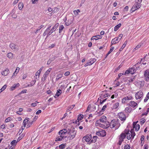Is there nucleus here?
I'll return each mask as SVG.
<instances>
[{
	"instance_id": "nucleus-41",
	"label": "nucleus",
	"mask_w": 149,
	"mask_h": 149,
	"mask_svg": "<svg viewBox=\"0 0 149 149\" xmlns=\"http://www.w3.org/2000/svg\"><path fill=\"white\" fill-rule=\"evenodd\" d=\"M126 118L125 114L122 113V121H124L126 119Z\"/></svg>"
},
{
	"instance_id": "nucleus-30",
	"label": "nucleus",
	"mask_w": 149,
	"mask_h": 149,
	"mask_svg": "<svg viewBox=\"0 0 149 149\" xmlns=\"http://www.w3.org/2000/svg\"><path fill=\"white\" fill-rule=\"evenodd\" d=\"M13 54L11 52H9L7 54V56L8 58L12 59L13 58Z\"/></svg>"
},
{
	"instance_id": "nucleus-57",
	"label": "nucleus",
	"mask_w": 149,
	"mask_h": 149,
	"mask_svg": "<svg viewBox=\"0 0 149 149\" xmlns=\"http://www.w3.org/2000/svg\"><path fill=\"white\" fill-rule=\"evenodd\" d=\"M110 95L108 94H105L104 95L103 97L104 98H105L108 96H110Z\"/></svg>"
},
{
	"instance_id": "nucleus-54",
	"label": "nucleus",
	"mask_w": 149,
	"mask_h": 149,
	"mask_svg": "<svg viewBox=\"0 0 149 149\" xmlns=\"http://www.w3.org/2000/svg\"><path fill=\"white\" fill-rule=\"evenodd\" d=\"M128 8H129L128 6H127L125 7V8L124 9L123 11H127L128 10Z\"/></svg>"
},
{
	"instance_id": "nucleus-7",
	"label": "nucleus",
	"mask_w": 149,
	"mask_h": 149,
	"mask_svg": "<svg viewBox=\"0 0 149 149\" xmlns=\"http://www.w3.org/2000/svg\"><path fill=\"white\" fill-rule=\"evenodd\" d=\"M92 139V136L91 134H88L84 136L82 139V141L83 142L85 141L88 142V144H90V141Z\"/></svg>"
},
{
	"instance_id": "nucleus-42",
	"label": "nucleus",
	"mask_w": 149,
	"mask_h": 149,
	"mask_svg": "<svg viewBox=\"0 0 149 149\" xmlns=\"http://www.w3.org/2000/svg\"><path fill=\"white\" fill-rule=\"evenodd\" d=\"M146 121V119L144 118H142L140 120V122L141 125H143Z\"/></svg>"
},
{
	"instance_id": "nucleus-21",
	"label": "nucleus",
	"mask_w": 149,
	"mask_h": 149,
	"mask_svg": "<svg viewBox=\"0 0 149 149\" xmlns=\"http://www.w3.org/2000/svg\"><path fill=\"white\" fill-rule=\"evenodd\" d=\"M73 19L72 18H70L68 19L67 21L65 23V25L67 26H68L70 25L73 22Z\"/></svg>"
},
{
	"instance_id": "nucleus-9",
	"label": "nucleus",
	"mask_w": 149,
	"mask_h": 149,
	"mask_svg": "<svg viewBox=\"0 0 149 149\" xmlns=\"http://www.w3.org/2000/svg\"><path fill=\"white\" fill-rule=\"evenodd\" d=\"M136 72V69H135L134 67H132L131 68H129L128 69L126 70L125 72L124 73H123L122 74L127 75L130 73L132 74H134Z\"/></svg>"
},
{
	"instance_id": "nucleus-63",
	"label": "nucleus",
	"mask_w": 149,
	"mask_h": 149,
	"mask_svg": "<svg viewBox=\"0 0 149 149\" xmlns=\"http://www.w3.org/2000/svg\"><path fill=\"white\" fill-rule=\"evenodd\" d=\"M41 112V110H38L36 113V114H39Z\"/></svg>"
},
{
	"instance_id": "nucleus-16",
	"label": "nucleus",
	"mask_w": 149,
	"mask_h": 149,
	"mask_svg": "<svg viewBox=\"0 0 149 149\" xmlns=\"http://www.w3.org/2000/svg\"><path fill=\"white\" fill-rule=\"evenodd\" d=\"M58 25V23L56 24L52 28L51 30L47 34V36L48 37L54 31H55L56 29L57 28Z\"/></svg>"
},
{
	"instance_id": "nucleus-11",
	"label": "nucleus",
	"mask_w": 149,
	"mask_h": 149,
	"mask_svg": "<svg viewBox=\"0 0 149 149\" xmlns=\"http://www.w3.org/2000/svg\"><path fill=\"white\" fill-rule=\"evenodd\" d=\"M70 139L72 140L75 137L76 134V131L74 129L71 131L70 132Z\"/></svg>"
},
{
	"instance_id": "nucleus-8",
	"label": "nucleus",
	"mask_w": 149,
	"mask_h": 149,
	"mask_svg": "<svg viewBox=\"0 0 149 149\" xmlns=\"http://www.w3.org/2000/svg\"><path fill=\"white\" fill-rule=\"evenodd\" d=\"M94 104H90L88 106L86 112H91L92 111H95L96 109V106Z\"/></svg>"
},
{
	"instance_id": "nucleus-25",
	"label": "nucleus",
	"mask_w": 149,
	"mask_h": 149,
	"mask_svg": "<svg viewBox=\"0 0 149 149\" xmlns=\"http://www.w3.org/2000/svg\"><path fill=\"white\" fill-rule=\"evenodd\" d=\"M10 47L13 50H15L17 49V46L14 44L13 43H11L9 45Z\"/></svg>"
},
{
	"instance_id": "nucleus-19",
	"label": "nucleus",
	"mask_w": 149,
	"mask_h": 149,
	"mask_svg": "<svg viewBox=\"0 0 149 149\" xmlns=\"http://www.w3.org/2000/svg\"><path fill=\"white\" fill-rule=\"evenodd\" d=\"M52 70V68H49L45 73L43 77H44V81H45L48 77V76L49 74L50 71Z\"/></svg>"
},
{
	"instance_id": "nucleus-37",
	"label": "nucleus",
	"mask_w": 149,
	"mask_h": 149,
	"mask_svg": "<svg viewBox=\"0 0 149 149\" xmlns=\"http://www.w3.org/2000/svg\"><path fill=\"white\" fill-rule=\"evenodd\" d=\"M61 93V91L60 89H58L57 90L56 94V96H57V97H58Z\"/></svg>"
},
{
	"instance_id": "nucleus-28",
	"label": "nucleus",
	"mask_w": 149,
	"mask_h": 149,
	"mask_svg": "<svg viewBox=\"0 0 149 149\" xmlns=\"http://www.w3.org/2000/svg\"><path fill=\"white\" fill-rule=\"evenodd\" d=\"M24 5L22 2H20L18 5V8L20 10H22L23 8Z\"/></svg>"
},
{
	"instance_id": "nucleus-47",
	"label": "nucleus",
	"mask_w": 149,
	"mask_h": 149,
	"mask_svg": "<svg viewBox=\"0 0 149 149\" xmlns=\"http://www.w3.org/2000/svg\"><path fill=\"white\" fill-rule=\"evenodd\" d=\"M119 142L118 144L119 145H121V134L119 136Z\"/></svg>"
},
{
	"instance_id": "nucleus-34",
	"label": "nucleus",
	"mask_w": 149,
	"mask_h": 149,
	"mask_svg": "<svg viewBox=\"0 0 149 149\" xmlns=\"http://www.w3.org/2000/svg\"><path fill=\"white\" fill-rule=\"evenodd\" d=\"M142 45V44L141 43L139 44L137 46H136L134 49H133V51L134 52L135 50H138L139 48Z\"/></svg>"
},
{
	"instance_id": "nucleus-39",
	"label": "nucleus",
	"mask_w": 149,
	"mask_h": 149,
	"mask_svg": "<svg viewBox=\"0 0 149 149\" xmlns=\"http://www.w3.org/2000/svg\"><path fill=\"white\" fill-rule=\"evenodd\" d=\"M80 12V10L79 9H77L76 10H75L73 11V13L74 14L76 15H78V13H79Z\"/></svg>"
},
{
	"instance_id": "nucleus-40",
	"label": "nucleus",
	"mask_w": 149,
	"mask_h": 149,
	"mask_svg": "<svg viewBox=\"0 0 149 149\" xmlns=\"http://www.w3.org/2000/svg\"><path fill=\"white\" fill-rule=\"evenodd\" d=\"M64 26L63 25H61L59 27V33H61L62 30L64 28Z\"/></svg>"
},
{
	"instance_id": "nucleus-14",
	"label": "nucleus",
	"mask_w": 149,
	"mask_h": 149,
	"mask_svg": "<svg viewBox=\"0 0 149 149\" xmlns=\"http://www.w3.org/2000/svg\"><path fill=\"white\" fill-rule=\"evenodd\" d=\"M144 77L146 81H149V71L146 70L144 72Z\"/></svg>"
},
{
	"instance_id": "nucleus-6",
	"label": "nucleus",
	"mask_w": 149,
	"mask_h": 149,
	"mask_svg": "<svg viewBox=\"0 0 149 149\" xmlns=\"http://www.w3.org/2000/svg\"><path fill=\"white\" fill-rule=\"evenodd\" d=\"M99 120H97L95 123V126L97 127H100L104 129H106L109 127V122H106V123H101Z\"/></svg>"
},
{
	"instance_id": "nucleus-15",
	"label": "nucleus",
	"mask_w": 149,
	"mask_h": 149,
	"mask_svg": "<svg viewBox=\"0 0 149 149\" xmlns=\"http://www.w3.org/2000/svg\"><path fill=\"white\" fill-rule=\"evenodd\" d=\"M133 98L132 95H129L127 97H125L122 100V102L125 103L128 100H131Z\"/></svg>"
},
{
	"instance_id": "nucleus-61",
	"label": "nucleus",
	"mask_w": 149,
	"mask_h": 149,
	"mask_svg": "<svg viewBox=\"0 0 149 149\" xmlns=\"http://www.w3.org/2000/svg\"><path fill=\"white\" fill-rule=\"evenodd\" d=\"M144 149H148V145L145 144L144 146Z\"/></svg>"
},
{
	"instance_id": "nucleus-29",
	"label": "nucleus",
	"mask_w": 149,
	"mask_h": 149,
	"mask_svg": "<svg viewBox=\"0 0 149 149\" xmlns=\"http://www.w3.org/2000/svg\"><path fill=\"white\" fill-rule=\"evenodd\" d=\"M97 136H93V139L91 141L90 143L95 142L97 141Z\"/></svg>"
},
{
	"instance_id": "nucleus-53",
	"label": "nucleus",
	"mask_w": 149,
	"mask_h": 149,
	"mask_svg": "<svg viewBox=\"0 0 149 149\" xmlns=\"http://www.w3.org/2000/svg\"><path fill=\"white\" fill-rule=\"evenodd\" d=\"M107 107V106L106 105H104L103 107H102V111H104L105 109Z\"/></svg>"
},
{
	"instance_id": "nucleus-60",
	"label": "nucleus",
	"mask_w": 149,
	"mask_h": 149,
	"mask_svg": "<svg viewBox=\"0 0 149 149\" xmlns=\"http://www.w3.org/2000/svg\"><path fill=\"white\" fill-rule=\"evenodd\" d=\"M107 99H105L102 101H101V100L100 102V104H101L103 103L104 102H105L106 100Z\"/></svg>"
},
{
	"instance_id": "nucleus-33",
	"label": "nucleus",
	"mask_w": 149,
	"mask_h": 149,
	"mask_svg": "<svg viewBox=\"0 0 149 149\" xmlns=\"http://www.w3.org/2000/svg\"><path fill=\"white\" fill-rule=\"evenodd\" d=\"M66 146V143H63L60 145L59 146V147L60 149H64L65 147Z\"/></svg>"
},
{
	"instance_id": "nucleus-46",
	"label": "nucleus",
	"mask_w": 149,
	"mask_h": 149,
	"mask_svg": "<svg viewBox=\"0 0 149 149\" xmlns=\"http://www.w3.org/2000/svg\"><path fill=\"white\" fill-rule=\"evenodd\" d=\"M62 75L61 74V75H59L58 76H57L58 77H56V81H57L60 78H61L62 77Z\"/></svg>"
},
{
	"instance_id": "nucleus-12",
	"label": "nucleus",
	"mask_w": 149,
	"mask_h": 149,
	"mask_svg": "<svg viewBox=\"0 0 149 149\" xmlns=\"http://www.w3.org/2000/svg\"><path fill=\"white\" fill-rule=\"evenodd\" d=\"M121 34H120L119 35V37H116L114 38L113 39L111 42V45L113 44H115L119 42L121 39V37L120 38V36Z\"/></svg>"
},
{
	"instance_id": "nucleus-51",
	"label": "nucleus",
	"mask_w": 149,
	"mask_h": 149,
	"mask_svg": "<svg viewBox=\"0 0 149 149\" xmlns=\"http://www.w3.org/2000/svg\"><path fill=\"white\" fill-rule=\"evenodd\" d=\"M127 41H126L123 44V45L122 46V48H124L126 46L127 44Z\"/></svg>"
},
{
	"instance_id": "nucleus-62",
	"label": "nucleus",
	"mask_w": 149,
	"mask_h": 149,
	"mask_svg": "<svg viewBox=\"0 0 149 149\" xmlns=\"http://www.w3.org/2000/svg\"><path fill=\"white\" fill-rule=\"evenodd\" d=\"M18 2V1L17 0H15L13 3V5H15Z\"/></svg>"
},
{
	"instance_id": "nucleus-32",
	"label": "nucleus",
	"mask_w": 149,
	"mask_h": 149,
	"mask_svg": "<svg viewBox=\"0 0 149 149\" xmlns=\"http://www.w3.org/2000/svg\"><path fill=\"white\" fill-rule=\"evenodd\" d=\"M119 105V103L118 102L115 103L113 105L112 109H116L118 108Z\"/></svg>"
},
{
	"instance_id": "nucleus-2",
	"label": "nucleus",
	"mask_w": 149,
	"mask_h": 149,
	"mask_svg": "<svg viewBox=\"0 0 149 149\" xmlns=\"http://www.w3.org/2000/svg\"><path fill=\"white\" fill-rule=\"evenodd\" d=\"M68 131L66 129H63L61 130L58 132L59 136L56 138L55 141H60L62 140L64 138H66L67 136L66 134L67 133Z\"/></svg>"
},
{
	"instance_id": "nucleus-38",
	"label": "nucleus",
	"mask_w": 149,
	"mask_h": 149,
	"mask_svg": "<svg viewBox=\"0 0 149 149\" xmlns=\"http://www.w3.org/2000/svg\"><path fill=\"white\" fill-rule=\"evenodd\" d=\"M51 27V26H50L49 27H48L47 28V29L43 33V35L44 36H45L46 35H47V34H48L47 31H49V29Z\"/></svg>"
},
{
	"instance_id": "nucleus-50",
	"label": "nucleus",
	"mask_w": 149,
	"mask_h": 149,
	"mask_svg": "<svg viewBox=\"0 0 149 149\" xmlns=\"http://www.w3.org/2000/svg\"><path fill=\"white\" fill-rule=\"evenodd\" d=\"M19 70V68L18 67H17L14 72L16 73V74H17Z\"/></svg>"
},
{
	"instance_id": "nucleus-64",
	"label": "nucleus",
	"mask_w": 149,
	"mask_h": 149,
	"mask_svg": "<svg viewBox=\"0 0 149 149\" xmlns=\"http://www.w3.org/2000/svg\"><path fill=\"white\" fill-rule=\"evenodd\" d=\"M27 90H24L22 91L21 93H26Z\"/></svg>"
},
{
	"instance_id": "nucleus-31",
	"label": "nucleus",
	"mask_w": 149,
	"mask_h": 149,
	"mask_svg": "<svg viewBox=\"0 0 149 149\" xmlns=\"http://www.w3.org/2000/svg\"><path fill=\"white\" fill-rule=\"evenodd\" d=\"M118 78H117L116 80L114 82V84H115L114 87H117L118 86H119L120 85V83L119 82L117 81V80L118 79Z\"/></svg>"
},
{
	"instance_id": "nucleus-58",
	"label": "nucleus",
	"mask_w": 149,
	"mask_h": 149,
	"mask_svg": "<svg viewBox=\"0 0 149 149\" xmlns=\"http://www.w3.org/2000/svg\"><path fill=\"white\" fill-rule=\"evenodd\" d=\"M70 72L69 71L66 72L65 73V76H68L70 75Z\"/></svg>"
},
{
	"instance_id": "nucleus-4",
	"label": "nucleus",
	"mask_w": 149,
	"mask_h": 149,
	"mask_svg": "<svg viewBox=\"0 0 149 149\" xmlns=\"http://www.w3.org/2000/svg\"><path fill=\"white\" fill-rule=\"evenodd\" d=\"M141 0H136L135 3L132 7L131 11L133 12L139 8L141 6Z\"/></svg>"
},
{
	"instance_id": "nucleus-5",
	"label": "nucleus",
	"mask_w": 149,
	"mask_h": 149,
	"mask_svg": "<svg viewBox=\"0 0 149 149\" xmlns=\"http://www.w3.org/2000/svg\"><path fill=\"white\" fill-rule=\"evenodd\" d=\"M109 127H110L111 128L115 127V129H118L120 126V124L118 123V121H116L114 120H112L110 123L109 122Z\"/></svg>"
},
{
	"instance_id": "nucleus-24",
	"label": "nucleus",
	"mask_w": 149,
	"mask_h": 149,
	"mask_svg": "<svg viewBox=\"0 0 149 149\" xmlns=\"http://www.w3.org/2000/svg\"><path fill=\"white\" fill-rule=\"evenodd\" d=\"M102 38V37L99 35H97L93 36L91 38V40H97L100 39H101Z\"/></svg>"
},
{
	"instance_id": "nucleus-36",
	"label": "nucleus",
	"mask_w": 149,
	"mask_h": 149,
	"mask_svg": "<svg viewBox=\"0 0 149 149\" xmlns=\"http://www.w3.org/2000/svg\"><path fill=\"white\" fill-rule=\"evenodd\" d=\"M83 115L82 114H79L77 118L78 122H79L83 118Z\"/></svg>"
},
{
	"instance_id": "nucleus-1",
	"label": "nucleus",
	"mask_w": 149,
	"mask_h": 149,
	"mask_svg": "<svg viewBox=\"0 0 149 149\" xmlns=\"http://www.w3.org/2000/svg\"><path fill=\"white\" fill-rule=\"evenodd\" d=\"M126 135L127 138L129 140L133 139L135 136V134L133 130H131L130 132L128 130H126L124 132V134L122 133V139L125 138Z\"/></svg>"
},
{
	"instance_id": "nucleus-48",
	"label": "nucleus",
	"mask_w": 149,
	"mask_h": 149,
	"mask_svg": "<svg viewBox=\"0 0 149 149\" xmlns=\"http://www.w3.org/2000/svg\"><path fill=\"white\" fill-rule=\"evenodd\" d=\"M16 142L15 140H13L11 142V144L13 145H15Z\"/></svg>"
},
{
	"instance_id": "nucleus-55",
	"label": "nucleus",
	"mask_w": 149,
	"mask_h": 149,
	"mask_svg": "<svg viewBox=\"0 0 149 149\" xmlns=\"http://www.w3.org/2000/svg\"><path fill=\"white\" fill-rule=\"evenodd\" d=\"M16 87L14 85L13 86H12L10 88V90L11 91H13L15 89Z\"/></svg>"
},
{
	"instance_id": "nucleus-35",
	"label": "nucleus",
	"mask_w": 149,
	"mask_h": 149,
	"mask_svg": "<svg viewBox=\"0 0 149 149\" xmlns=\"http://www.w3.org/2000/svg\"><path fill=\"white\" fill-rule=\"evenodd\" d=\"M121 24L120 23H119L118 25H117L114 28V31H116L121 26Z\"/></svg>"
},
{
	"instance_id": "nucleus-22",
	"label": "nucleus",
	"mask_w": 149,
	"mask_h": 149,
	"mask_svg": "<svg viewBox=\"0 0 149 149\" xmlns=\"http://www.w3.org/2000/svg\"><path fill=\"white\" fill-rule=\"evenodd\" d=\"M9 73V71L7 68H6L5 70L1 72V74L2 75L4 76L7 75Z\"/></svg>"
},
{
	"instance_id": "nucleus-59",
	"label": "nucleus",
	"mask_w": 149,
	"mask_h": 149,
	"mask_svg": "<svg viewBox=\"0 0 149 149\" xmlns=\"http://www.w3.org/2000/svg\"><path fill=\"white\" fill-rule=\"evenodd\" d=\"M38 0H32V3L33 4H35L38 1Z\"/></svg>"
},
{
	"instance_id": "nucleus-43",
	"label": "nucleus",
	"mask_w": 149,
	"mask_h": 149,
	"mask_svg": "<svg viewBox=\"0 0 149 149\" xmlns=\"http://www.w3.org/2000/svg\"><path fill=\"white\" fill-rule=\"evenodd\" d=\"M33 82V84L31 83L30 84H29L27 85V87H30L33 86L35 84L36 82V80H33L32 81Z\"/></svg>"
},
{
	"instance_id": "nucleus-10",
	"label": "nucleus",
	"mask_w": 149,
	"mask_h": 149,
	"mask_svg": "<svg viewBox=\"0 0 149 149\" xmlns=\"http://www.w3.org/2000/svg\"><path fill=\"white\" fill-rule=\"evenodd\" d=\"M143 96V93L141 91H139L136 93L135 95V97L136 100L142 98Z\"/></svg>"
},
{
	"instance_id": "nucleus-56",
	"label": "nucleus",
	"mask_w": 149,
	"mask_h": 149,
	"mask_svg": "<svg viewBox=\"0 0 149 149\" xmlns=\"http://www.w3.org/2000/svg\"><path fill=\"white\" fill-rule=\"evenodd\" d=\"M117 95H118L117 94H115V95H113L111 96V99H113L114 98V97H117Z\"/></svg>"
},
{
	"instance_id": "nucleus-18",
	"label": "nucleus",
	"mask_w": 149,
	"mask_h": 149,
	"mask_svg": "<svg viewBox=\"0 0 149 149\" xmlns=\"http://www.w3.org/2000/svg\"><path fill=\"white\" fill-rule=\"evenodd\" d=\"M138 122V121L134 122L133 123V128L135 129L136 131H138L140 128V125L138 124H137Z\"/></svg>"
},
{
	"instance_id": "nucleus-52",
	"label": "nucleus",
	"mask_w": 149,
	"mask_h": 149,
	"mask_svg": "<svg viewBox=\"0 0 149 149\" xmlns=\"http://www.w3.org/2000/svg\"><path fill=\"white\" fill-rule=\"evenodd\" d=\"M114 48L113 47H111L109 51V53H111V52L113 51V50L114 49Z\"/></svg>"
},
{
	"instance_id": "nucleus-27",
	"label": "nucleus",
	"mask_w": 149,
	"mask_h": 149,
	"mask_svg": "<svg viewBox=\"0 0 149 149\" xmlns=\"http://www.w3.org/2000/svg\"><path fill=\"white\" fill-rule=\"evenodd\" d=\"M74 106H75L74 104H73L71 106H69L68 107V108L66 110V112H68L69 111H70L71 110H72V109L74 107Z\"/></svg>"
},
{
	"instance_id": "nucleus-45",
	"label": "nucleus",
	"mask_w": 149,
	"mask_h": 149,
	"mask_svg": "<svg viewBox=\"0 0 149 149\" xmlns=\"http://www.w3.org/2000/svg\"><path fill=\"white\" fill-rule=\"evenodd\" d=\"M130 146L128 144H127L124 147V149H130Z\"/></svg>"
},
{
	"instance_id": "nucleus-23",
	"label": "nucleus",
	"mask_w": 149,
	"mask_h": 149,
	"mask_svg": "<svg viewBox=\"0 0 149 149\" xmlns=\"http://www.w3.org/2000/svg\"><path fill=\"white\" fill-rule=\"evenodd\" d=\"M129 105L131 107H134L137 105V104L135 102L132 101L130 102Z\"/></svg>"
},
{
	"instance_id": "nucleus-17",
	"label": "nucleus",
	"mask_w": 149,
	"mask_h": 149,
	"mask_svg": "<svg viewBox=\"0 0 149 149\" xmlns=\"http://www.w3.org/2000/svg\"><path fill=\"white\" fill-rule=\"evenodd\" d=\"M96 61V60L95 58H91L90 60V61L86 63L84 65L85 67H86L88 65H90L93 64Z\"/></svg>"
},
{
	"instance_id": "nucleus-26",
	"label": "nucleus",
	"mask_w": 149,
	"mask_h": 149,
	"mask_svg": "<svg viewBox=\"0 0 149 149\" xmlns=\"http://www.w3.org/2000/svg\"><path fill=\"white\" fill-rule=\"evenodd\" d=\"M42 68H41L40 70H39L38 71H37L36 73V75L35 76V77L36 76V78L37 79V77L38 76V78L39 77V76L40 75V74L42 70Z\"/></svg>"
},
{
	"instance_id": "nucleus-49",
	"label": "nucleus",
	"mask_w": 149,
	"mask_h": 149,
	"mask_svg": "<svg viewBox=\"0 0 149 149\" xmlns=\"http://www.w3.org/2000/svg\"><path fill=\"white\" fill-rule=\"evenodd\" d=\"M140 139L141 142H144V136L143 135L141 136Z\"/></svg>"
},
{
	"instance_id": "nucleus-3",
	"label": "nucleus",
	"mask_w": 149,
	"mask_h": 149,
	"mask_svg": "<svg viewBox=\"0 0 149 149\" xmlns=\"http://www.w3.org/2000/svg\"><path fill=\"white\" fill-rule=\"evenodd\" d=\"M29 118H26L23 121V126H22L21 128L22 129V130L21 131L22 132L23 130L24 129V128L26 126V128H28L31 127L33 124V122L34 121L33 120L32 121L30 122L29 121Z\"/></svg>"
},
{
	"instance_id": "nucleus-13",
	"label": "nucleus",
	"mask_w": 149,
	"mask_h": 149,
	"mask_svg": "<svg viewBox=\"0 0 149 149\" xmlns=\"http://www.w3.org/2000/svg\"><path fill=\"white\" fill-rule=\"evenodd\" d=\"M96 134L98 136L104 137L106 135V132L104 130H101L96 132Z\"/></svg>"
},
{
	"instance_id": "nucleus-44",
	"label": "nucleus",
	"mask_w": 149,
	"mask_h": 149,
	"mask_svg": "<svg viewBox=\"0 0 149 149\" xmlns=\"http://www.w3.org/2000/svg\"><path fill=\"white\" fill-rule=\"evenodd\" d=\"M12 119H11V118L10 117H8L5 120V123H8L9 122H10V121Z\"/></svg>"
},
{
	"instance_id": "nucleus-20",
	"label": "nucleus",
	"mask_w": 149,
	"mask_h": 149,
	"mask_svg": "<svg viewBox=\"0 0 149 149\" xmlns=\"http://www.w3.org/2000/svg\"><path fill=\"white\" fill-rule=\"evenodd\" d=\"M106 120V117L105 116H101L99 120H99V121L102 123H106V122H108V121H107Z\"/></svg>"
}]
</instances>
